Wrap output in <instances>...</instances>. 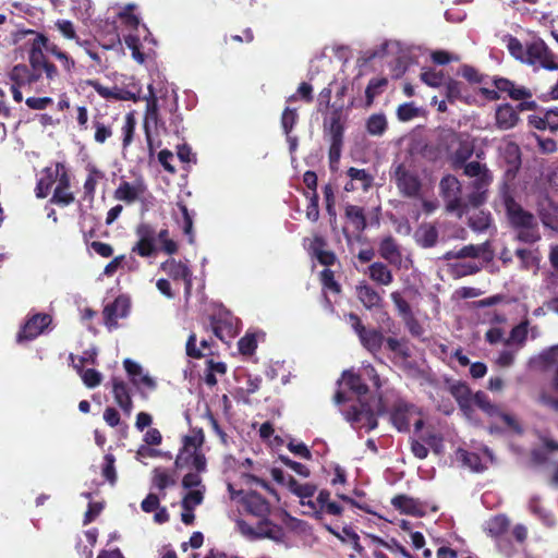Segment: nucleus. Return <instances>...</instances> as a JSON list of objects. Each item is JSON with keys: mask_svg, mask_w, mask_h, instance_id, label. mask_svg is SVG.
Returning a JSON list of instances; mask_svg holds the SVG:
<instances>
[{"mask_svg": "<svg viewBox=\"0 0 558 558\" xmlns=\"http://www.w3.org/2000/svg\"><path fill=\"white\" fill-rule=\"evenodd\" d=\"M368 388L362 381L361 377L351 372H343L339 380V389L335 396L336 403L341 404L347 401H353L348 408L342 409L345 420L356 430L371 432L377 426V415L386 410V403L381 396L374 405L366 401Z\"/></svg>", "mask_w": 558, "mask_h": 558, "instance_id": "f257e3e1", "label": "nucleus"}, {"mask_svg": "<svg viewBox=\"0 0 558 558\" xmlns=\"http://www.w3.org/2000/svg\"><path fill=\"white\" fill-rule=\"evenodd\" d=\"M451 392L466 416H471L472 405H476L488 416L496 420V422L502 423L509 430L518 434L522 432L515 417L502 412L497 405L493 404L486 393L477 391L472 395L470 388L465 384L453 385L451 387Z\"/></svg>", "mask_w": 558, "mask_h": 558, "instance_id": "f03ea898", "label": "nucleus"}, {"mask_svg": "<svg viewBox=\"0 0 558 558\" xmlns=\"http://www.w3.org/2000/svg\"><path fill=\"white\" fill-rule=\"evenodd\" d=\"M507 49L513 58L522 63L539 65L549 71H558V58L541 39L534 40L524 47L518 38L509 36L507 37Z\"/></svg>", "mask_w": 558, "mask_h": 558, "instance_id": "7ed1b4c3", "label": "nucleus"}, {"mask_svg": "<svg viewBox=\"0 0 558 558\" xmlns=\"http://www.w3.org/2000/svg\"><path fill=\"white\" fill-rule=\"evenodd\" d=\"M510 225L518 230V239L534 243L539 239L536 218L519 205L505 185L500 192Z\"/></svg>", "mask_w": 558, "mask_h": 558, "instance_id": "20e7f679", "label": "nucleus"}, {"mask_svg": "<svg viewBox=\"0 0 558 558\" xmlns=\"http://www.w3.org/2000/svg\"><path fill=\"white\" fill-rule=\"evenodd\" d=\"M204 434L202 430L192 432L182 439V449L177 456L175 466L178 469L190 468L197 472L206 471V458L202 452Z\"/></svg>", "mask_w": 558, "mask_h": 558, "instance_id": "39448f33", "label": "nucleus"}, {"mask_svg": "<svg viewBox=\"0 0 558 558\" xmlns=\"http://www.w3.org/2000/svg\"><path fill=\"white\" fill-rule=\"evenodd\" d=\"M464 173L470 178H474L472 183L473 192L469 195V203L473 206H480L486 199V192L493 177L489 170L478 161L466 163L464 166Z\"/></svg>", "mask_w": 558, "mask_h": 558, "instance_id": "423d86ee", "label": "nucleus"}, {"mask_svg": "<svg viewBox=\"0 0 558 558\" xmlns=\"http://www.w3.org/2000/svg\"><path fill=\"white\" fill-rule=\"evenodd\" d=\"M86 84L106 100L137 101L141 98V86L133 77L124 86L106 87L96 80H88Z\"/></svg>", "mask_w": 558, "mask_h": 558, "instance_id": "0eeeda50", "label": "nucleus"}, {"mask_svg": "<svg viewBox=\"0 0 558 558\" xmlns=\"http://www.w3.org/2000/svg\"><path fill=\"white\" fill-rule=\"evenodd\" d=\"M420 416L418 409L403 400H397L390 412V421L399 432H407L413 421L415 429L420 430L423 421Z\"/></svg>", "mask_w": 558, "mask_h": 558, "instance_id": "6e6552de", "label": "nucleus"}, {"mask_svg": "<svg viewBox=\"0 0 558 558\" xmlns=\"http://www.w3.org/2000/svg\"><path fill=\"white\" fill-rule=\"evenodd\" d=\"M238 527L248 538H269L277 543L284 538L283 529L267 519L258 521L255 527L244 521H239Z\"/></svg>", "mask_w": 558, "mask_h": 558, "instance_id": "1a4fd4ad", "label": "nucleus"}, {"mask_svg": "<svg viewBox=\"0 0 558 558\" xmlns=\"http://www.w3.org/2000/svg\"><path fill=\"white\" fill-rule=\"evenodd\" d=\"M440 192L446 201L447 210L462 216L464 211V203L461 198V184L453 175H446L441 179Z\"/></svg>", "mask_w": 558, "mask_h": 558, "instance_id": "9d476101", "label": "nucleus"}, {"mask_svg": "<svg viewBox=\"0 0 558 558\" xmlns=\"http://www.w3.org/2000/svg\"><path fill=\"white\" fill-rule=\"evenodd\" d=\"M348 319L354 331L357 333L362 345L371 353H377L384 342L383 333L377 329H366L355 314H349Z\"/></svg>", "mask_w": 558, "mask_h": 558, "instance_id": "9b49d317", "label": "nucleus"}, {"mask_svg": "<svg viewBox=\"0 0 558 558\" xmlns=\"http://www.w3.org/2000/svg\"><path fill=\"white\" fill-rule=\"evenodd\" d=\"M123 365L132 385L142 396H145L146 391H153L156 389V380L145 372L138 363L131 359H125L123 361Z\"/></svg>", "mask_w": 558, "mask_h": 558, "instance_id": "f8f14e48", "label": "nucleus"}, {"mask_svg": "<svg viewBox=\"0 0 558 558\" xmlns=\"http://www.w3.org/2000/svg\"><path fill=\"white\" fill-rule=\"evenodd\" d=\"M52 318L49 314L37 313L32 315L17 335V341H32L44 333L51 325Z\"/></svg>", "mask_w": 558, "mask_h": 558, "instance_id": "ddd939ff", "label": "nucleus"}, {"mask_svg": "<svg viewBox=\"0 0 558 558\" xmlns=\"http://www.w3.org/2000/svg\"><path fill=\"white\" fill-rule=\"evenodd\" d=\"M393 177L400 192L405 196H416L420 192L421 182L408 166L400 163L395 166Z\"/></svg>", "mask_w": 558, "mask_h": 558, "instance_id": "4468645a", "label": "nucleus"}, {"mask_svg": "<svg viewBox=\"0 0 558 558\" xmlns=\"http://www.w3.org/2000/svg\"><path fill=\"white\" fill-rule=\"evenodd\" d=\"M454 458L456 461L474 472L483 471L487 468V463L493 461V454L488 448H484L481 453L458 449Z\"/></svg>", "mask_w": 558, "mask_h": 558, "instance_id": "2eb2a0df", "label": "nucleus"}, {"mask_svg": "<svg viewBox=\"0 0 558 558\" xmlns=\"http://www.w3.org/2000/svg\"><path fill=\"white\" fill-rule=\"evenodd\" d=\"M160 269L173 280H182L185 286V294L191 293L193 272L187 264L169 258L160 265Z\"/></svg>", "mask_w": 558, "mask_h": 558, "instance_id": "dca6fc26", "label": "nucleus"}, {"mask_svg": "<svg viewBox=\"0 0 558 558\" xmlns=\"http://www.w3.org/2000/svg\"><path fill=\"white\" fill-rule=\"evenodd\" d=\"M130 311V301L126 296H118L112 303L107 304L104 308L105 324L109 329L117 327L120 318L128 316Z\"/></svg>", "mask_w": 558, "mask_h": 558, "instance_id": "f3484780", "label": "nucleus"}, {"mask_svg": "<svg viewBox=\"0 0 558 558\" xmlns=\"http://www.w3.org/2000/svg\"><path fill=\"white\" fill-rule=\"evenodd\" d=\"M378 252L380 257L390 265L398 268L402 267L403 258L401 248L391 235H387L380 240Z\"/></svg>", "mask_w": 558, "mask_h": 558, "instance_id": "a211bd4d", "label": "nucleus"}, {"mask_svg": "<svg viewBox=\"0 0 558 558\" xmlns=\"http://www.w3.org/2000/svg\"><path fill=\"white\" fill-rule=\"evenodd\" d=\"M149 95L146 97V112L144 118V130L147 142L150 143V132L158 128L159 114H158V100L155 96L153 86H148Z\"/></svg>", "mask_w": 558, "mask_h": 558, "instance_id": "6ab92c4d", "label": "nucleus"}, {"mask_svg": "<svg viewBox=\"0 0 558 558\" xmlns=\"http://www.w3.org/2000/svg\"><path fill=\"white\" fill-rule=\"evenodd\" d=\"M391 504L401 513L409 515L423 517L427 512L426 504L404 495L396 496Z\"/></svg>", "mask_w": 558, "mask_h": 558, "instance_id": "aec40b11", "label": "nucleus"}, {"mask_svg": "<svg viewBox=\"0 0 558 558\" xmlns=\"http://www.w3.org/2000/svg\"><path fill=\"white\" fill-rule=\"evenodd\" d=\"M245 510L256 517H265L270 512L269 502L254 490L246 492L241 499Z\"/></svg>", "mask_w": 558, "mask_h": 558, "instance_id": "412c9836", "label": "nucleus"}, {"mask_svg": "<svg viewBox=\"0 0 558 558\" xmlns=\"http://www.w3.org/2000/svg\"><path fill=\"white\" fill-rule=\"evenodd\" d=\"M134 9L133 4L126 5L121 12H119V19L124 29L128 31L126 34L140 35V38L146 37L148 34L147 27L141 23L140 17L135 15L132 11Z\"/></svg>", "mask_w": 558, "mask_h": 558, "instance_id": "4be33fe9", "label": "nucleus"}, {"mask_svg": "<svg viewBox=\"0 0 558 558\" xmlns=\"http://www.w3.org/2000/svg\"><path fill=\"white\" fill-rule=\"evenodd\" d=\"M112 393L117 404L126 415H130L133 410V401L128 385L119 378H112Z\"/></svg>", "mask_w": 558, "mask_h": 558, "instance_id": "5701e85b", "label": "nucleus"}, {"mask_svg": "<svg viewBox=\"0 0 558 558\" xmlns=\"http://www.w3.org/2000/svg\"><path fill=\"white\" fill-rule=\"evenodd\" d=\"M144 192L145 186L142 182L123 181L114 191V198L131 204L137 201Z\"/></svg>", "mask_w": 558, "mask_h": 558, "instance_id": "b1692460", "label": "nucleus"}, {"mask_svg": "<svg viewBox=\"0 0 558 558\" xmlns=\"http://www.w3.org/2000/svg\"><path fill=\"white\" fill-rule=\"evenodd\" d=\"M308 252L315 257L322 265L330 266L335 263L336 256L332 252L326 250V241L315 235L308 244Z\"/></svg>", "mask_w": 558, "mask_h": 558, "instance_id": "393cba45", "label": "nucleus"}, {"mask_svg": "<svg viewBox=\"0 0 558 558\" xmlns=\"http://www.w3.org/2000/svg\"><path fill=\"white\" fill-rule=\"evenodd\" d=\"M355 293L360 302L368 310L379 307L381 304L380 294L366 281H361L356 286Z\"/></svg>", "mask_w": 558, "mask_h": 558, "instance_id": "a878e982", "label": "nucleus"}, {"mask_svg": "<svg viewBox=\"0 0 558 558\" xmlns=\"http://www.w3.org/2000/svg\"><path fill=\"white\" fill-rule=\"evenodd\" d=\"M488 246H489V244L487 242L480 244V245H473V244L465 245V246L461 247L460 250H452V251L447 252L442 256V258L445 260H451L453 258H456V259L475 258V257H478L480 255L484 254L487 251Z\"/></svg>", "mask_w": 558, "mask_h": 558, "instance_id": "bb28decb", "label": "nucleus"}, {"mask_svg": "<svg viewBox=\"0 0 558 558\" xmlns=\"http://www.w3.org/2000/svg\"><path fill=\"white\" fill-rule=\"evenodd\" d=\"M366 274L372 281L380 286H389L393 281V275L387 265L375 262L367 267Z\"/></svg>", "mask_w": 558, "mask_h": 558, "instance_id": "cd10ccee", "label": "nucleus"}, {"mask_svg": "<svg viewBox=\"0 0 558 558\" xmlns=\"http://www.w3.org/2000/svg\"><path fill=\"white\" fill-rule=\"evenodd\" d=\"M344 216L354 231L361 233L365 230L367 223L365 213L362 207L356 205H347L344 208Z\"/></svg>", "mask_w": 558, "mask_h": 558, "instance_id": "c85d7f7f", "label": "nucleus"}, {"mask_svg": "<svg viewBox=\"0 0 558 558\" xmlns=\"http://www.w3.org/2000/svg\"><path fill=\"white\" fill-rule=\"evenodd\" d=\"M414 239L422 247H433L438 240V231L433 225H421L414 233Z\"/></svg>", "mask_w": 558, "mask_h": 558, "instance_id": "c756f323", "label": "nucleus"}, {"mask_svg": "<svg viewBox=\"0 0 558 558\" xmlns=\"http://www.w3.org/2000/svg\"><path fill=\"white\" fill-rule=\"evenodd\" d=\"M518 120V113L510 105L499 106L496 110V123L502 130L513 128Z\"/></svg>", "mask_w": 558, "mask_h": 558, "instance_id": "7c9ffc66", "label": "nucleus"}, {"mask_svg": "<svg viewBox=\"0 0 558 558\" xmlns=\"http://www.w3.org/2000/svg\"><path fill=\"white\" fill-rule=\"evenodd\" d=\"M509 523V519L505 514H498L485 522L484 530L489 536L498 537L508 530Z\"/></svg>", "mask_w": 558, "mask_h": 558, "instance_id": "2f4dec72", "label": "nucleus"}, {"mask_svg": "<svg viewBox=\"0 0 558 558\" xmlns=\"http://www.w3.org/2000/svg\"><path fill=\"white\" fill-rule=\"evenodd\" d=\"M54 177H58V170H56V167H49L43 171L36 187L38 197L44 198L48 196L52 184L54 183Z\"/></svg>", "mask_w": 558, "mask_h": 558, "instance_id": "473e14b6", "label": "nucleus"}, {"mask_svg": "<svg viewBox=\"0 0 558 558\" xmlns=\"http://www.w3.org/2000/svg\"><path fill=\"white\" fill-rule=\"evenodd\" d=\"M214 332L222 341H228L236 333V327L233 323V318L229 317L225 322L218 320L214 324Z\"/></svg>", "mask_w": 558, "mask_h": 558, "instance_id": "72a5a7b5", "label": "nucleus"}, {"mask_svg": "<svg viewBox=\"0 0 558 558\" xmlns=\"http://www.w3.org/2000/svg\"><path fill=\"white\" fill-rule=\"evenodd\" d=\"M347 175L349 179H352V181L357 184L359 189L363 191H367L372 183H373V177L365 170V169H357V168H349L347 171Z\"/></svg>", "mask_w": 558, "mask_h": 558, "instance_id": "f704fd0d", "label": "nucleus"}, {"mask_svg": "<svg viewBox=\"0 0 558 558\" xmlns=\"http://www.w3.org/2000/svg\"><path fill=\"white\" fill-rule=\"evenodd\" d=\"M366 130L373 136H381L387 130V119L383 113L372 114L366 121Z\"/></svg>", "mask_w": 558, "mask_h": 558, "instance_id": "c9c22d12", "label": "nucleus"}, {"mask_svg": "<svg viewBox=\"0 0 558 558\" xmlns=\"http://www.w3.org/2000/svg\"><path fill=\"white\" fill-rule=\"evenodd\" d=\"M387 80L384 77L372 78L366 87V106H371L377 95H379L387 85Z\"/></svg>", "mask_w": 558, "mask_h": 558, "instance_id": "e433bc0d", "label": "nucleus"}, {"mask_svg": "<svg viewBox=\"0 0 558 558\" xmlns=\"http://www.w3.org/2000/svg\"><path fill=\"white\" fill-rule=\"evenodd\" d=\"M93 128L95 130L94 140L98 144H104L108 138L112 136V128L110 124L105 123L100 119L93 121Z\"/></svg>", "mask_w": 558, "mask_h": 558, "instance_id": "4c0bfd02", "label": "nucleus"}, {"mask_svg": "<svg viewBox=\"0 0 558 558\" xmlns=\"http://www.w3.org/2000/svg\"><path fill=\"white\" fill-rule=\"evenodd\" d=\"M421 80L430 87H441L447 78L442 71L426 69L422 71Z\"/></svg>", "mask_w": 558, "mask_h": 558, "instance_id": "58836bf2", "label": "nucleus"}, {"mask_svg": "<svg viewBox=\"0 0 558 558\" xmlns=\"http://www.w3.org/2000/svg\"><path fill=\"white\" fill-rule=\"evenodd\" d=\"M205 487L197 489H189V493L182 500V507L184 510H194L195 507L201 505L204 499Z\"/></svg>", "mask_w": 558, "mask_h": 558, "instance_id": "ea45409f", "label": "nucleus"}, {"mask_svg": "<svg viewBox=\"0 0 558 558\" xmlns=\"http://www.w3.org/2000/svg\"><path fill=\"white\" fill-rule=\"evenodd\" d=\"M329 501L330 493L327 490H320L315 500H307L308 510L305 511V513L319 517V510H322Z\"/></svg>", "mask_w": 558, "mask_h": 558, "instance_id": "a19ab883", "label": "nucleus"}, {"mask_svg": "<svg viewBox=\"0 0 558 558\" xmlns=\"http://www.w3.org/2000/svg\"><path fill=\"white\" fill-rule=\"evenodd\" d=\"M104 178V173L96 168H88V175L84 183L85 194L89 197L94 196L98 182Z\"/></svg>", "mask_w": 558, "mask_h": 558, "instance_id": "79ce46f5", "label": "nucleus"}, {"mask_svg": "<svg viewBox=\"0 0 558 558\" xmlns=\"http://www.w3.org/2000/svg\"><path fill=\"white\" fill-rule=\"evenodd\" d=\"M529 508H530L531 512L534 513L535 515H537L543 521V523L546 524L547 526H551L555 524V521H554V518L551 517V514L548 511H546L544 508L541 507L538 497L531 498Z\"/></svg>", "mask_w": 558, "mask_h": 558, "instance_id": "37998d69", "label": "nucleus"}, {"mask_svg": "<svg viewBox=\"0 0 558 558\" xmlns=\"http://www.w3.org/2000/svg\"><path fill=\"white\" fill-rule=\"evenodd\" d=\"M135 124H136V121H135L134 114L128 113L124 118V123L121 129L122 136H123V140H122L123 148H126L133 141Z\"/></svg>", "mask_w": 558, "mask_h": 558, "instance_id": "c03bdc74", "label": "nucleus"}, {"mask_svg": "<svg viewBox=\"0 0 558 558\" xmlns=\"http://www.w3.org/2000/svg\"><path fill=\"white\" fill-rule=\"evenodd\" d=\"M538 360L547 366L557 364L556 374L554 377V386L556 390H558V345L551 347L549 350L544 351L538 356Z\"/></svg>", "mask_w": 558, "mask_h": 558, "instance_id": "a18cd8bd", "label": "nucleus"}, {"mask_svg": "<svg viewBox=\"0 0 558 558\" xmlns=\"http://www.w3.org/2000/svg\"><path fill=\"white\" fill-rule=\"evenodd\" d=\"M125 45L132 50V57L138 62L143 63L145 61V56L140 51V35L123 34Z\"/></svg>", "mask_w": 558, "mask_h": 558, "instance_id": "49530a36", "label": "nucleus"}, {"mask_svg": "<svg viewBox=\"0 0 558 558\" xmlns=\"http://www.w3.org/2000/svg\"><path fill=\"white\" fill-rule=\"evenodd\" d=\"M56 26L65 38L75 40L76 45H78V46L87 45V41H82L76 36V33H75L72 22H70L68 20H59V21H57Z\"/></svg>", "mask_w": 558, "mask_h": 558, "instance_id": "de8ad7c7", "label": "nucleus"}, {"mask_svg": "<svg viewBox=\"0 0 558 558\" xmlns=\"http://www.w3.org/2000/svg\"><path fill=\"white\" fill-rule=\"evenodd\" d=\"M299 120V114L295 109L287 107L281 116V128L284 134L291 133L294 125Z\"/></svg>", "mask_w": 558, "mask_h": 558, "instance_id": "09e8293b", "label": "nucleus"}, {"mask_svg": "<svg viewBox=\"0 0 558 558\" xmlns=\"http://www.w3.org/2000/svg\"><path fill=\"white\" fill-rule=\"evenodd\" d=\"M77 373L81 375L83 383L88 388H95V387L99 386L102 380V375L94 368L84 369V367H83L82 372H77Z\"/></svg>", "mask_w": 558, "mask_h": 558, "instance_id": "8fccbe9b", "label": "nucleus"}, {"mask_svg": "<svg viewBox=\"0 0 558 558\" xmlns=\"http://www.w3.org/2000/svg\"><path fill=\"white\" fill-rule=\"evenodd\" d=\"M116 459L111 453H107L104 458L102 476L111 484L117 482V473L114 468Z\"/></svg>", "mask_w": 558, "mask_h": 558, "instance_id": "3c124183", "label": "nucleus"}, {"mask_svg": "<svg viewBox=\"0 0 558 558\" xmlns=\"http://www.w3.org/2000/svg\"><path fill=\"white\" fill-rule=\"evenodd\" d=\"M373 542L385 547L386 549L402 555L404 558H413L409 551L399 544L396 539H390L389 542L381 539L380 537L373 536Z\"/></svg>", "mask_w": 558, "mask_h": 558, "instance_id": "603ef678", "label": "nucleus"}, {"mask_svg": "<svg viewBox=\"0 0 558 558\" xmlns=\"http://www.w3.org/2000/svg\"><path fill=\"white\" fill-rule=\"evenodd\" d=\"M97 350L95 348L88 349L83 352V355L77 357V362L74 356L71 355V360L73 362V366L77 372H82L84 364H96Z\"/></svg>", "mask_w": 558, "mask_h": 558, "instance_id": "864d4df0", "label": "nucleus"}, {"mask_svg": "<svg viewBox=\"0 0 558 558\" xmlns=\"http://www.w3.org/2000/svg\"><path fill=\"white\" fill-rule=\"evenodd\" d=\"M473 148L468 143L460 144L459 148L453 153L452 160L456 167L463 166L465 161L472 156Z\"/></svg>", "mask_w": 558, "mask_h": 558, "instance_id": "5fc2aeb1", "label": "nucleus"}, {"mask_svg": "<svg viewBox=\"0 0 558 558\" xmlns=\"http://www.w3.org/2000/svg\"><path fill=\"white\" fill-rule=\"evenodd\" d=\"M420 109L413 102H405L398 107L397 116L400 121H410L418 116Z\"/></svg>", "mask_w": 558, "mask_h": 558, "instance_id": "6e6d98bb", "label": "nucleus"}, {"mask_svg": "<svg viewBox=\"0 0 558 558\" xmlns=\"http://www.w3.org/2000/svg\"><path fill=\"white\" fill-rule=\"evenodd\" d=\"M526 336H527V323H521L511 330L510 337L507 340V344L515 343V344L522 347L526 339Z\"/></svg>", "mask_w": 558, "mask_h": 558, "instance_id": "4d7b16f0", "label": "nucleus"}, {"mask_svg": "<svg viewBox=\"0 0 558 558\" xmlns=\"http://www.w3.org/2000/svg\"><path fill=\"white\" fill-rule=\"evenodd\" d=\"M490 225V216L484 211L472 216L470 218V227L478 232L485 231Z\"/></svg>", "mask_w": 558, "mask_h": 558, "instance_id": "13d9d810", "label": "nucleus"}, {"mask_svg": "<svg viewBox=\"0 0 558 558\" xmlns=\"http://www.w3.org/2000/svg\"><path fill=\"white\" fill-rule=\"evenodd\" d=\"M328 131H329L331 144L337 143V144L342 145L343 126H342L339 118L335 117L330 120Z\"/></svg>", "mask_w": 558, "mask_h": 558, "instance_id": "bf43d9fd", "label": "nucleus"}, {"mask_svg": "<svg viewBox=\"0 0 558 558\" xmlns=\"http://www.w3.org/2000/svg\"><path fill=\"white\" fill-rule=\"evenodd\" d=\"M539 215H541L542 221L545 226H547L551 229L558 228V207L557 206H551V211L546 213L544 205L541 204Z\"/></svg>", "mask_w": 558, "mask_h": 558, "instance_id": "052dcab7", "label": "nucleus"}, {"mask_svg": "<svg viewBox=\"0 0 558 558\" xmlns=\"http://www.w3.org/2000/svg\"><path fill=\"white\" fill-rule=\"evenodd\" d=\"M29 73L26 65H15L10 72V78L14 82L13 85H24L28 80Z\"/></svg>", "mask_w": 558, "mask_h": 558, "instance_id": "680f3d73", "label": "nucleus"}, {"mask_svg": "<svg viewBox=\"0 0 558 558\" xmlns=\"http://www.w3.org/2000/svg\"><path fill=\"white\" fill-rule=\"evenodd\" d=\"M280 461L287 465L288 468H290L293 472H295L298 475L302 476V477H308L310 476V470L307 466H305L304 464L300 463V462H296V461H293L291 460L289 457H286V456H280L279 457Z\"/></svg>", "mask_w": 558, "mask_h": 558, "instance_id": "e2e57ef3", "label": "nucleus"}, {"mask_svg": "<svg viewBox=\"0 0 558 558\" xmlns=\"http://www.w3.org/2000/svg\"><path fill=\"white\" fill-rule=\"evenodd\" d=\"M136 235L140 241L151 242L156 241V232L154 228L148 223H141L136 228Z\"/></svg>", "mask_w": 558, "mask_h": 558, "instance_id": "0e129e2a", "label": "nucleus"}, {"mask_svg": "<svg viewBox=\"0 0 558 558\" xmlns=\"http://www.w3.org/2000/svg\"><path fill=\"white\" fill-rule=\"evenodd\" d=\"M445 94L449 101H453L454 99L460 97L461 93V84L453 80H446L444 83Z\"/></svg>", "mask_w": 558, "mask_h": 558, "instance_id": "69168bd1", "label": "nucleus"}, {"mask_svg": "<svg viewBox=\"0 0 558 558\" xmlns=\"http://www.w3.org/2000/svg\"><path fill=\"white\" fill-rule=\"evenodd\" d=\"M239 350L242 354L250 355L252 354L256 347L257 342L253 335H246L239 340Z\"/></svg>", "mask_w": 558, "mask_h": 558, "instance_id": "338daca9", "label": "nucleus"}, {"mask_svg": "<svg viewBox=\"0 0 558 558\" xmlns=\"http://www.w3.org/2000/svg\"><path fill=\"white\" fill-rule=\"evenodd\" d=\"M153 483L157 488L165 489L170 485L171 478L163 469L157 468L154 470Z\"/></svg>", "mask_w": 558, "mask_h": 558, "instance_id": "774afa93", "label": "nucleus"}]
</instances>
